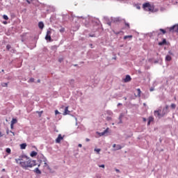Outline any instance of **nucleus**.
Listing matches in <instances>:
<instances>
[{"label":"nucleus","instance_id":"obj_1","mask_svg":"<svg viewBox=\"0 0 178 178\" xmlns=\"http://www.w3.org/2000/svg\"><path fill=\"white\" fill-rule=\"evenodd\" d=\"M15 161L22 169H25L26 170H27L29 168H33L37 165L35 160H31L26 156H19L18 159H15Z\"/></svg>","mask_w":178,"mask_h":178},{"label":"nucleus","instance_id":"obj_2","mask_svg":"<svg viewBox=\"0 0 178 178\" xmlns=\"http://www.w3.org/2000/svg\"><path fill=\"white\" fill-rule=\"evenodd\" d=\"M168 112H169V106L166 105L164 108H160L157 111L156 113L159 118H163L165 115H168Z\"/></svg>","mask_w":178,"mask_h":178},{"label":"nucleus","instance_id":"obj_3","mask_svg":"<svg viewBox=\"0 0 178 178\" xmlns=\"http://www.w3.org/2000/svg\"><path fill=\"white\" fill-rule=\"evenodd\" d=\"M143 8L144 10H146V12H154V9H155V7H154V5H151L149 3H145L143 5Z\"/></svg>","mask_w":178,"mask_h":178},{"label":"nucleus","instance_id":"obj_4","mask_svg":"<svg viewBox=\"0 0 178 178\" xmlns=\"http://www.w3.org/2000/svg\"><path fill=\"white\" fill-rule=\"evenodd\" d=\"M54 33L55 34V30L49 28L47 31V34L45 36V40H47V41H52V39L51 38V34Z\"/></svg>","mask_w":178,"mask_h":178},{"label":"nucleus","instance_id":"obj_5","mask_svg":"<svg viewBox=\"0 0 178 178\" xmlns=\"http://www.w3.org/2000/svg\"><path fill=\"white\" fill-rule=\"evenodd\" d=\"M167 31H169V33H178V24L167 28Z\"/></svg>","mask_w":178,"mask_h":178},{"label":"nucleus","instance_id":"obj_6","mask_svg":"<svg viewBox=\"0 0 178 178\" xmlns=\"http://www.w3.org/2000/svg\"><path fill=\"white\" fill-rule=\"evenodd\" d=\"M42 160H40V162H44V167L47 168V166H48V163H47V159L43 155H42Z\"/></svg>","mask_w":178,"mask_h":178},{"label":"nucleus","instance_id":"obj_7","mask_svg":"<svg viewBox=\"0 0 178 178\" xmlns=\"http://www.w3.org/2000/svg\"><path fill=\"white\" fill-rule=\"evenodd\" d=\"M129 81H131V76H130V75H127L124 79V83H129Z\"/></svg>","mask_w":178,"mask_h":178},{"label":"nucleus","instance_id":"obj_8","mask_svg":"<svg viewBox=\"0 0 178 178\" xmlns=\"http://www.w3.org/2000/svg\"><path fill=\"white\" fill-rule=\"evenodd\" d=\"M159 31L160 33H158V35H161V34H166V33H169V31H168L167 29L165 30V29H160Z\"/></svg>","mask_w":178,"mask_h":178},{"label":"nucleus","instance_id":"obj_9","mask_svg":"<svg viewBox=\"0 0 178 178\" xmlns=\"http://www.w3.org/2000/svg\"><path fill=\"white\" fill-rule=\"evenodd\" d=\"M62 140H63V137H62L61 134H59L58 138L56 139V142L59 144V143H60V141H62Z\"/></svg>","mask_w":178,"mask_h":178},{"label":"nucleus","instance_id":"obj_10","mask_svg":"<svg viewBox=\"0 0 178 178\" xmlns=\"http://www.w3.org/2000/svg\"><path fill=\"white\" fill-rule=\"evenodd\" d=\"M70 113V111H69V106L65 107V111L63 115L65 116V115H69Z\"/></svg>","mask_w":178,"mask_h":178},{"label":"nucleus","instance_id":"obj_11","mask_svg":"<svg viewBox=\"0 0 178 178\" xmlns=\"http://www.w3.org/2000/svg\"><path fill=\"white\" fill-rule=\"evenodd\" d=\"M134 95L135 97H141V90L140 88L136 89V93Z\"/></svg>","mask_w":178,"mask_h":178},{"label":"nucleus","instance_id":"obj_12","mask_svg":"<svg viewBox=\"0 0 178 178\" xmlns=\"http://www.w3.org/2000/svg\"><path fill=\"white\" fill-rule=\"evenodd\" d=\"M153 122H154L153 117H149L147 125L149 126L150 123H153Z\"/></svg>","mask_w":178,"mask_h":178},{"label":"nucleus","instance_id":"obj_13","mask_svg":"<svg viewBox=\"0 0 178 178\" xmlns=\"http://www.w3.org/2000/svg\"><path fill=\"white\" fill-rule=\"evenodd\" d=\"M38 27L39 29H41V30H42V29H44V22H40L38 23Z\"/></svg>","mask_w":178,"mask_h":178},{"label":"nucleus","instance_id":"obj_14","mask_svg":"<svg viewBox=\"0 0 178 178\" xmlns=\"http://www.w3.org/2000/svg\"><path fill=\"white\" fill-rule=\"evenodd\" d=\"M33 172H35V173H36L37 175H41V170H40L38 168H35Z\"/></svg>","mask_w":178,"mask_h":178},{"label":"nucleus","instance_id":"obj_15","mask_svg":"<svg viewBox=\"0 0 178 178\" xmlns=\"http://www.w3.org/2000/svg\"><path fill=\"white\" fill-rule=\"evenodd\" d=\"M30 155H31V156L32 158H33V156H37L38 153H37V152H35V151H33V152H31Z\"/></svg>","mask_w":178,"mask_h":178},{"label":"nucleus","instance_id":"obj_16","mask_svg":"<svg viewBox=\"0 0 178 178\" xmlns=\"http://www.w3.org/2000/svg\"><path fill=\"white\" fill-rule=\"evenodd\" d=\"M26 147H27V144L26 143H22L20 145L21 149H26Z\"/></svg>","mask_w":178,"mask_h":178},{"label":"nucleus","instance_id":"obj_17","mask_svg":"<svg viewBox=\"0 0 178 178\" xmlns=\"http://www.w3.org/2000/svg\"><path fill=\"white\" fill-rule=\"evenodd\" d=\"M170 3H172V5H177L178 0H169Z\"/></svg>","mask_w":178,"mask_h":178},{"label":"nucleus","instance_id":"obj_18","mask_svg":"<svg viewBox=\"0 0 178 178\" xmlns=\"http://www.w3.org/2000/svg\"><path fill=\"white\" fill-rule=\"evenodd\" d=\"M165 60H167V62H170V60H172V57L169 55L166 56Z\"/></svg>","mask_w":178,"mask_h":178},{"label":"nucleus","instance_id":"obj_19","mask_svg":"<svg viewBox=\"0 0 178 178\" xmlns=\"http://www.w3.org/2000/svg\"><path fill=\"white\" fill-rule=\"evenodd\" d=\"M109 131V128H106L104 132L102 133V136H105V134H106V133H108Z\"/></svg>","mask_w":178,"mask_h":178},{"label":"nucleus","instance_id":"obj_20","mask_svg":"<svg viewBox=\"0 0 178 178\" xmlns=\"http://www.w3.org/2000/svg\"><path fill=\"white\" fill-rule=\"evenodd\" d=\"M166 44V39H163L162 42H159V45H165Z\"/></svg>","mask_w":178,"mask_h":178},{"label":"nucleus","instance_id":"obj_21","mask_svg":"<svg viewBox=\"0 0 178 178\" xmlns=\"http://www.w3.org/2000/svg\"><path fill=\"white\" fill-rule=\"evenodd\" d=\"M16 123H17V120L15 118H13L12 121H11V124H16Z\"/></svg>","mask_w":178,"mask_h":178},{"label":"nucleus","instance_id":"obj_22","mask_svg":"<svg viewBox=\"0 0 178 178\" xmlns=\"http://www.w3.org/2000/svg\"><path fill=\"white\" fill-rule=\"evenodd\" d=\"M127 38H133V35H125L124 37V40H127Z\"/></svg>","mask_w":178,"mask_h":178},{"label":"nucleus","instance_id":"obj_23","mask_svg":"<svg viewBox=\"0 0 178 178\" xmlns=\"http://www.w3.org/2000/svg\"><path fill=\"white\" fill-rule=\"evenodd\" d=\"M6 152H7V154H10L12 152V150L10 149V148L8 147L6 149Z\"/></svg>","mask_w":178,"mask_h":178},{"label":"nucleus","instance_id":"obj_24","mask_svg":"<svg viewBox=\"0 0 178 178\" xmlns=\"http://www.w3.org/2000/svg\"><path fill=\"white\" fill-rule=\"evenodd\" d=\"M3 18L4 19V20H9V17L6 15H3Z\"/></svg>","mask_w":178,"mask_h":178},{"label":"nucleus","instance_id":"obj_25","mask_svg":"<svg viewBox=\"0 0 178 178\" xmlns=\"http://www.w3.org/2000/svg\"><path fill=\"white\" fill-rule=\"evenodd\" d=\"M115 149H116L117 151L119 150V149H122V146H120V145H118L116 146Z\"/></svg>","mask_w":178,"mask_h":178},{"label":"nucleus","instance_id":"obj_26","mask_svg":"<svg viewBox=\"0 0 178 178\" xmlns=\"http://www.w3.org/2000/svg\"><path fill=\"white\" fill-rule=\"evenodd\" d=\"M1 86L2 87H8V83H2Z\"/></svg>","mask_w":178,"mask_h":178},{"label":"nucleus","instance_id":"obj_27","mask_svg":"<svg viewBox=\"0 0 178 178\" xmlns=\"http://www.w3.org/2000/svg\"><path fill=\"white\" fill-rule=\"evenodd\" d=\"M172 109H176V105L175 104H171Z\"/></svg>","mask_w":178,"mask_h":178},{"label":"nucleus","instance_id":"obj_28","mask_svg":"<svg viewBox=\"0 0 178 178\" xmlns=\"http://www.w3.org/2000/svg\"><path fill=\"white\" fill-rule=\"evenodd\" d=\"M95 152H97V154H99L101 152V149H95Z\"/></svg>","mask_w":178,"mask_h":178},{"label":"nucleus","instance_id":"obj_29","mask_svg":"<svg viewBox=\"0 0 178 178\" xmlns=\"http://www.w3.org/2000/svg\"><path fill=\"white\" fill-rule=\"evenodd\" d=\"M124 24H125V26H127V27H128V29H130V24L129 23L125 22Z\"/></svg>","mask_w":178,"mask_h":178},{"label":"nucleus","instance_id":"obj_30","mask_svg":"<svg viewBox=\"0 0 178 178\" xmlns=\"http://www.w3.org/2000/svg\"><path fill=\"white\" fill-rule=\"evenodd\" d=\"M29 83H34V79L33 78H31L29 81Z\"/></svg>","mask_w":178,"mask_h":178},{"label":"nucleus","instance_id":"obj_31","mask_svg":"<svg viewBox=\"0 0 178 178\" xmlns=\"http://www.w3.org/2000/svg\"><path fill=\"white\" fill-rule=\"evenodd\" d=\"M60 33H65V28H61L60 29Z\"/></svg>","mask_w":178,"mask_h":178},{"label":"nucleus","instance_id":"obj_32","mask_svg":"<svg viewBox=\"0 0 178 178\" xmlns=\"http://www.w3.org/2000/svg\"><path fill=\"white\" fill-rule=\"evenodd\" d=\"M6 49H8V51H9V49H10V44H8L6 46Z\"/></svg>","mask_w":178,"mask_h":178},{"label":"nucleus","instance_id":"obj_33","mask_svg":"<svg viewBox=\"0 0 178 178\" xmlns=\"http://www.w3.org/2000/svg\"><path fill=\"white\" fill-rule=\"evenodd\" d=\"M60 113L58 110L55 111V115H59Z\"/></svg>","mask_w":178,"mask_h":178},{"label":"nucleus","instance_id":"obj_34","mask_svg":"<svg viewBox=\"0 0 178 178\" xmlns=\"http://www.w3.org/2000/svg\"><path fill=\"white\" fill-rule=\"evenodd\" d=\"M58 62H60V63H61L62 62H63V58H59Z\"/></svg>","mask_w":178,"mask_h":178},{"label":"nucleus","instance_id":"obj_35","mask_svg":"<svg viewBox=\"0 0 178 178\" xmlns=\"http://www.w3.org/2000/svg\"><path fill=\"white\" fill-rule=\"evenodd\" d=\"M99 168H105V165L102 164V165H99Z\"/></svg>","mask_w":178,"mask_h":178},{"label":"nucleus","instance_id":"obj_36","mask_svg":"<svg viewBox=\"0 0 178 178\" xmlns=\"http://www.w3.org/2000/svg\"><path fill=\"white\" fill-rule=\"evenodd\" d=\"M78 147H79V148H81V147H83V145H81V144L79 143V144L78 145Z\"/></svg>","mask_w":178,"mask_h":178},{"label":"nucleus","instance_id":"obj_37","mask_svg":"<svg viewBox=\"0 0 178 178\" xmlns=\"http://www.w3.org/2000/svg\"><path fill=\"white\" fill-rule=\"evenodd\" d=\"M3 24H8V22L6 21L3 22Z\"/></svg>","mask_w":178,"mask_h":178},{"label":"nucleus","instance_id":"obj_38","mask_svg":"<svg viewBox=\"0 0 178 178\" xmlns=\"http://www.w3.org/2000/svg\"><path fill=\"white\" fill-rule=\"evenodd\" d=\"M3 137V135L2 134V132L0 131V138Z\"/></svg>","mask_w":178,"mask_h":178},{"label":"nucleus","instance_id":"obj_39","mask_svg":"<svg viewBox=\"0 0 178 178\" xmlns=\"http://www.w3.org/2000/svg\"><path fill=\"white\" fill-rule=\"evenodd\" d=\"M26 2H27L29 4L31 3V2H30V0H26Z\"/></svg>","mask_w":178,"mask_h":178},{"label":"nucleus","instance_id":"obj_40","mask_svg":"<svg viewBox=\"0 0 178 178\" xmlns=\"http://www.w3.org/2000/svg\"><path fill=\"white\" fill-rule=\"evenodd\" d=\"M122 103H118V106H122Z\"/></svg>","mask_w":178,"mask_h":178},{"label":"nucleus","instance_id":"obj_41","mask_svg":"<svg viewBox=\"0 0 178 178\" xmlns=\"http://www.w3.org/2000/svg\"><path fill=\"white\" fill-rule=\"evenodd\" d=\"M13 126H14L13 124H10V127H11V129H13Z\"/></svg>","mask_w":178,"mask_h":178},{"label":"nucleus","instance_id":"obj_42","mask_svg":"<svg viewBox=\"0 0 178 178\" xmlns=\"http://www.w3.org/2000/svg\"><path fill=\"white\" fill-rule=\"evenodd\" d=\"M86 141L87 142V143H88V141H90V139H88V138L86 139Z\"/></svg>","mask_w":178,"mask_h":178},{"label":"nucleus","instance_id":"obj_43","mask_svg":"<svg viewBox=\"0 0 178 178\" xmlns=\"http://www.w3.org/2000/svg\"><path fill=\"white\" fill-rule=\"evenodd\" d=\"M113 148H116V147H117L116 144H114V145H113Z\"/></svg>","mask_w":178,"mask_h":178},{"label":"nucleus","instance_id":"obj_44","mask_svg":"<svg viewBox=\"0 0 178 178\" xmlns=\"http://www.w3.org/2000/svg\"><path fill=\"white\" fill-rule=\"evenodd\" d=\"M115 34L118 35V34H120V32H115Z\"/></svg>","mask_w":178,"mask_h":178},{"label":"nucleus","instance_id":"obj_45","mask_svg":"<svg viewBox=\"0 0 178 178\" xmlns=\"http://www.w3.org/2000/svg\"><path fill=\"white\" fill-rule=\"evenodd\" d=\"M10 132L13 134V136H15V132H13L12 131H10Z\"/></svg>","mask_w":178,"mask_h":178},{"label":"nucleus","instance_id":"obj_46","mask_svg":"<svg viewBox=\"0 0 178 178\" xmlns=\"http://www.w3.org/2000/svg\"><path fill=\"white\" fill-rule=\"evenodd\" d=\"M143 122H147V119L146 118H143Z\"/></svg>","mask_w":178,"mask_h":178},{"label":"nucleus","instance_id":"obj_47","mask_svg":"<svg viewBox=\"0 0 178 178\" xmlns=\"http://www.w3.org/2000/svg\"><path fill=\"white\" fill-rule=\"evenodd\" d=\"M108 26H111V22H108Z\"/></svg>","mask_w":178,"mask_h":178},{"label":"nucleus","instance_id":"obj_48","mask_svg":"<svg viewBox=\"0 0 178 178\" xmlns=\"http://www.w3.org/2000/svg\"><path fill=\"white\" fill-rule=\"evenodd\" d=\"M38 83H41V80L38 79Z\"/></svg>","mask_w":178,"mask_h":178},{"label":"nucleus","instance_id":"obj_49","mask_svg":"<svg viewBox=\"0 0 178 178\" xmlns=\"http://www.w3.org/2000/svg\"><path fill=\"white\" fill-rule=\"evenodd\" d=\"M124 99L125 101H127V97H124Z\"/></svg>","mask_w":178,"mask_h":178},{"label":"nucleus","instance_id":"obj_50","mask_svg":"<svg viewBox=\"0 0 178 178\" xmlns=\"http://www.w3.org/2000/svg\"><path fill=\"white\" fill-rule=\"evenodd\" d=\"M115 171L118 172H120V170H119L118 169H116Z\"/></svg>","mask_w":178,"mask_h":178},{"label":"nucleus","instance_id":"obj_51","mask_svg":"<svg viewBox=\"0 0 178 178\" xmlns=\"http://www.w3.org/2000/svg\"><path fill=\"white\" fill-rule=\"evenodd\" d=\"M38 113H39L40 115H41L42 113V112H38Z\"/></svg>","mask_w":178,"mask_h":178},{"label":"nucleus","instance_id":"obj_52","mask_svg":"<svg viewBox=\"0 0 178 178\" xmlns=\"http://www.w3.org/2000/svg\"><path fill=\"white\" fill-rule=\"evenodd\" d=\"M63 108H65V106H63L61 107V109H63Z\"/></svg>","mask_w":178,"mask_h":178},{"label":"nucleus","instance_id":"obj_53","mask_svg":"<svg viewBox=\"0 0 178 178\" xmlns=\"http://www.w3.org/2000/svg\"><path fill=\"white\" fill-rule=\"evenodd\" d=\"M2 172H5V168H3V169L2 170Z\"/></svg>","mask_w":178,"mask_h":178},{"label":"nucleus","instance_id":"obj_54","mask_svg":"<svg viewBox=\"0 0 178 178\" xmlns=\"http://www.w3.org/2000/svg\"><path fill=\"white\" fill-rule=\"evenodd\" d=\"M7 134H9V131H7Z\"/></svg>","mask_w":178,"mask_h":178},{"label":"nucleus","instance_id":"obj_55","mask_svg":"<svg viewBox=\"0 0 178 178\" xmlns=\"http://www.w3.org/2000/svg\"><path fill=\"white\" fill-rule=\"evenodd\" d=\"M40 166H41V164H39V165H38V168H40Z\"/></svg>","mask_w":178,"mask_h":178},{"label":"nucleus","instance_id":"obj_56","mask_svg":"<svg viewBox=\"0 0 178 178\" xmlns=\"http://www.w3.org/2000/svg\"><path fill=\"white\" fill-rule=\"evenodd\" d=\"M154 90H152V89H150V91H153Z\"/></svg>","mask_w":178,"mask_h":178},{"label":"nucleus","instance_id":"obj_57","mask_svg":"<svg viewBox=\"0 0 178 178\" xmlns=\"http://www.w3.org/2000/svg\"><path fill=\"white\" fill-rule=\"evenodd\" d=\"M154 113H156V111H154Z\"/></svg>","mask_w":178,"mask_h":178},{"label":"nucleus","instance_id":"obj_58","mask_svg":"<svg viewBox=\"0 0 178 178\" xmlns=\"http://www.w3.org/2000/svg\"><path fill=\"white\" fill-rule=\"evenodd\" d=\"M90 37H93L92 35H90Z\"/></svg>","mask_w":178,"mask_h":178}]
</instances>
